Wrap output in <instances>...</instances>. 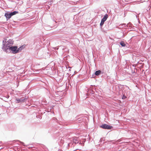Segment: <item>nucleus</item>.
<instances>
[{
  "label": "nucleus",
  "instance_id": "nucleus-1",
  "mask_svg": "<svg viewBox=\"0 0 151 151\" xmlns=\"http://www.w3.org/2000/svg\"><path fill=\"white\" fill-rule=\"evenodd\" d=\"M13 44V41L9 40L6 42V45L3 46V49L5 51L7 52L8 49H9L12 46Z\"/></svg>",
  "mask_w": 151,
  "mask_h": 151
},
{
  "label": "nucleus",
  "instance_id": "nucleus-2",
  "mask_svg": "<svg viewBox=\"0 0 151 151\" xmlns=\"http://www.w3.org/2000/svg\"><path fill=\"white\" fill-rule=\"evenodd\" d=\"M17 46H12L9 50L12 52L14 53H17L18 52V50H17Z\"/></svg>",
  "mask_w": 151,
  "mask_h": 151
},
{
  "label": "nucleus",
  "instance_id": "nucleus-3",
  "mask_svg": "<svg viewBox=\"0 0 151 151\" xmlns=\"http://www.w3.org/2000/svg\"><path fill=\"white\" fill-rule=\"evenodd\" d=\"M108 17V15L107 14H106L104 16V17L101 20V22L100 24V26H102L103 25L105 21L106 20Z\"/></svg>",
  "mask_w": 151,
  "mask_h": 151
},
{
  "label": "nucleus",
  "instance_id": "nucleus-4",
  "mask_svg": "<svg viewBox=\"0 0 151 151\" xmlns=\"http://www.w3.org/2000/svg\"><path fill=\"white\" fill-rule=\"evenodd\" d=\"M100 127L103 129H111L112 128V126L106 124L102 125Z\"/></svg>",
  "mask_w": 151,
  "mask_h": 151
},
{
  "label": "nucleus",
  "instance_id": "nucleus-5",
  "mask_svg": "<svg viewBox=\"0 0 151 151\" xmlns=\"http://www.w3.org/2000/svg\"><path fill=\"white\" fill-rule=\"evenodd\" d=\"M26 98H21L20 99H16V101L17 103L19 102H24L25 100H26Z\"/></svg>",
  "mask_w": 151,
  "mask_h": 151
},
{
  "label": "nucleus",
  "instance_id": "nucleus-6",
  "mask_svg": "<svg viewBox=\"0 0 151 151\" xmlns=\"http://www.w3.org/2000/svg\"><path fill=\"white\" fill-rule=\"evenodd\" d=\"M9 12H7L5 14L4 16L7 19H10L11 17L10 13Z\"/></svg>",
  "mask_w": 151,
  "mask_h": 151
},
{
  "label": "nucleus",
  "instance_id": "nucleus-7",
  "mask_svg": "<svg viewBox=\"0 0 151 151\" xmlns=\"http://www.w3.org/2000/svg\"><path fill=\"white\" fill-rule=\"evenodd\" d=\"M18 12L17 11H14L13 12H12L10 13V14L11 15V16H13L14 15L17 14H18Z\"/></svg>",
  "mask_w": 151,
  "mask_h": 151
},
{
  "label": "nucleus",
  "instance_id": "nucleus-8",
  "mask_svg": "<svg viewBox=\"0 0 151 151\" xmlns=\"http://www.w3.org/2000/svg\"><path fill=\"white\" fill-rule=\"evenodd\" d=\"M101 72V71L100 70L96 71L95 73V74L96 75L98 76L100 74Z\"/></svg>",
  "mask_w": 151,
  "mask_h": 151
},
{
  "label": "nucleus",
  "instance_id": "nucleus-9",
  "mask_svg": "<svg viewBox=\"0 0 151 151\" xmlns=\"http://www.w3.org/2000/svg\"><path fill=\"white\" fill-rule=\"evenodd\" d=\"M24 47L23 46H22L17 49V50H18V52L22 49H23L24 48Z\"/></svg>",
  "mask_w": 151,
  "mask_h": 151
},
{
  "label": "nucleus",
  "instance_id": "nucleus-10",
  "mask_svg": "<svg viewBox=\"0 0 151 151\" xmlns=\"http://www.w3.org/2000/svg\"><path fill=\"white\" fill-rule=\"evenodd\" d=\"M120 44L123 47H124L126 45L125 44L123 41H121L120 42Z\"/></svg>",
  "mask_w": 151,
  "mask_h": 151
},
{
  "label": "nucleus",
  "instance_id": "nucleus-11",
  "mask_svg": "<svg viewBox=\"0 0 151 151\" xmlns=\"http://www.w3.org/2000/svg\"><path fill=\"white\" fill-rule=\"evenodd\" d=\"M126 98V97L124 95H123L122 96V98L124 99H125Z\"/></svg>",
  "mask_w": 151,
  "mask_h": 151
}]
</instances>
